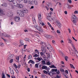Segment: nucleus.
<instances>
[{"instance_id": "4be33fe9", "label": "nucleus", "mask_w": 78, "mask_h": 78, "mask_svg": "<svg viewBox=\"0 0 78 78\" xmlns=\"http://www.w3.org/2000/svg\"><path fill=\"white\" fill-rule=\"evenodd\" d=\"M40 32H41L42 33V32H43V30H42V28H41V27H40V28H39V29L38 30Z\"/></svg>"}, {"instance_id": "0e129e2a", "label": "nucleus", "mask_w": 78, "mask_h": 78, "mask_svg": "<svg viewBox=\"0 0 78 78\" xmlns=\"http://www.w3.org/2000/svg\"><path fill=\"white\" fill-rule=\"evenodd\" d=\"M56 74H59V70H58V72H56Z\"/></svg>"}, {"instance_id": "ea45409f", "label": "nucleus", "mask_w": 78, "mask_h": 78, "mask_svg": "<svg viewBox=\"0 0 78 78\" xmlns=\"http://www.w3.org/2000/svg\"><path fill=\"white\" fill-rule=\"evenodd\" d=\"M9 16H11V15H12V14L11 13V12H9Z\"/></svg>"}, {"instance_id": "c756f323", "label": "nucleus", "mask_w": 78, "mask_h": 78, "mask_svg": "<svg viewBox=\"0 0 78 78\" xmlns=\"http://www.w3.org/2000/svg\"><path fill=\"white\" fill-rule=\"evenodd\" d=\"M35 51L36 53H37V54H39V51L37 50V49H36L35 50Z\"/></svg>"}, {"instance_id": "a19ab883", "label": "nucleus", "mask_w": 78, "mask_h": 78, "mask_svg": "<svg viewBox=\"0 0 78 78\" xmlns=\"http://www.w3.org/2000/svg\"><path fill=\"white\" fill-rule=\"evenodd\" d=\"M48 25H49V27H51H51H52V26H51V24H50V23H49V22H48Z\"/></svg>"}, {"instance_id": "79ce46f5", "label": "nucleus", "mask_w": 78, "mask_h": 78, "mask_svg": "<svg viewBox=\"0 0 78 78\" xmlns=\"http://www.w3.org/2000/svg\"><path fill=\"white\" fill-rule=\"evenodd\" d=\"M37 59L38 60V61H41V58H40L39 57L37 58Z\"/></svg>"}, {"instance_id": "4d7b16f0", "label": "nucleus", "mask_w": 78, "mask_h": 78, "mask_svg": "<svg viewBox=\"0 0 78 78\" xmlns=\"http://www.w3.org/2000/svg\"><path fill=\"white\" fill-rule=\"evenodd\" d=\"M48 38H49L50 39L51 38V36L50 35H48Z\"/></svg>"}, {"instance_id": "9d476101", "label": "nucleus", "mask_w": 78, "mask_h": 78, "mask_svg": "<svg viewBox=\"0 0 78 78\" xmlns=\"http://www.w3.org/2000/svg\"><path fill=\"white\" fill-rule=\"evenodd\" d=\"M13 56H14V55L13 54H10L8 56V58H7V60H9L10 59H11V58H12Z\"/></svg>"}, {"instance_id": "20e7f679", "label": "nucleus", "mask_w": 78, "mask_h": 78, "mask_svg": "<svg viewBox=\"0 0 78 78\" xmlns=\"http://www.w3.org/2000/svg\"><path fill=\"white\" fill-rule=\"evenodd\" d=\"M55 23L58 25V28H61V24L58 20H56L55 21Z\"/></svg>"}, {"instance_id": "680f3d73", "label": "nucleus", "mask_w": 78, "mask_h": 78, "mask_svg": "<svg viewBox=\"0 0 78 78\" xmlns=\"http://www.w3.org/2000/svg\"><path fill=\"white\" fill-rule=\"evenodd\" d=\"M65 72H66V73L67 74H68V73H69V72H68V71L67 70H66Z\"/></svg>"}, {"instance_id": "13d9d810", "label": "nucleus", "mask_w": 78, "mask_h": 78, "mask_svg": "<svg viewBox=\"0 0 78 78\" xmlns=\"http://www.w3.org/2000/svg\"><path fill=\"white\" fill-rule=\"evenodd\" d=\"M48 36H49V35H48V34H46V35H45V37H47V38H48Z\"/></svg>"}, {"instance_id": "dca6fc26", "label": "nucleus", "mask_w": 78, "mask_h": 78, "mask_svg": "<svg viewBox=\"0 0 78 78\" xmlns=\"http://www.w3.org/2000/svg\"><path fill=\"white\" fill-rule=\"evenodd\" d=\"M31 63L32 64H34V62L33 61V60H30L28 62V64H30Z\"/></svg>"}, {"instance_id": "1a4fd4ad", "label": "nucleus", "mask_w": 78, "mask_h": 78, "mask_svg": "<svg viewBox=\"0 0 78 78\" xmlns=\"http://www.w3.org/2000/svg\"><path fill=\"white\" fill-rule=\"evenodd\" d=\"M5 13H4V12L3 10L1 8H0V16H3L5 15Z\"/></svg>"}, {"instance_id": "c85d7f7f", "label": "nucleus", "mask_w": 78, "mask_h": 78, "mask_svg": "<svg viewBox=\"0 0 78 78\" xmlns=\"http://www.w3.org/2000/svg\"><path fill=\"white\" fill-rule=\"evenodd\" d=\"M28 1L29 2V0H24L23 2L24 3H28Z\"/></svg>"}, {"instance_id": "5fc2aeb1", "label": "nucleus", "mask_w": 78, "mask_h": 78, "mask_svg": "<svg viewBox=\"0 0 78 78\" xmlns=\"http://www.w3.org/2000/svg\"><path fill=\"white\" fill-rule=\"evenodd\" d=\"M74 13H75V14H78V11H75L74 12Z\"/></svg>"}, {"instance_id": "f3484780", "label": "nucleus", "mask_w": 78, "mask_h": 78, "mask_svg": "<svg viewBox=\"0 0 78 78\" xmlns=\"http://www.w3.org/2000/svg\"><path fill=\"white\" fill-rule=\"evenodd\" d=\"M51 70V72H52V73H52V74H53V72H58V70L57 69H52Z\"/></svg>"}, {"instance_id": "f704fd0d", "label": "nucleus", "mask_w": 78, "mask_h": 78, "mask_svg": "<svg viewBox=\"0 0 78 78\" xmlns=\"http://www.w3.org/2000/svg\"><path fill=\"white\" fill-rule=\"evenodd\" d=\"M24 40L25 41H28V42H30V40H29V39L28 38H25L24 39Z\"/></svg>"}, {"instance_id": "f03ea898", "label": "nucleus", "mask_w": 78, "mask_h": 78, "mask_svg": "<svg viewBox=\"0 0 78 78\" xmlns=\"http://www.w3.org/2000/svg\"><path fill=\"white\" fill-rule=\"evenodd\" d=\"M74 17H72L71 18V20L74 23H76V20L77 17L76 16V15H74L73 16Z\"/></svg>"}, {"instance_id": "e2e57ef3", "label": "nucleus", "mask_w": 78, "mask_h": 78, "mask_svg": "<svg viewBox=\"0 0 78 78\" xmlns=\"http://www.w3.org/2000/svg\"><path fill=\"white\" fill-rule=\"evenodd\" d=\"M11 8L12 9H14V6L13 5H12Z\"/></svg>"}, {"instance_id": "bb28decb", "label": "nucleus", "mask_w": 78, "mask_h": 78, "mask_svg": "<svg viewBox=\"0 0 78 78\" xmlns=\"http://www.w3.org/2000/svg\"><path fill=\"white\" fill-rule=\"evenodd\" d=\"M32 58V56L31 55H30L28 56V59H30Z\"/></svg>"}, {"instance_id": "69168bd1", "label": "nucleus", "mask_w": 78, "mask_h": 78, "mask_svg": "<svg viewBox=\"0 0 78 78\" xmlns=\"http://www.w3.org/2000/svg\"><path fill=\"white\" fill-rule=\"evenodd\" d=\"M27 71L28 72H30V69L29 68H28L27 69Z\"/></svg>"}, {"instance_id": "09e8293b", "label": "nucleus", "mask_w": 78, "mask_h": 78, "mask_svg": "<svg viewBox=\"0 0 78 78\" xmlns=\"http://www.w3.org/2000/svg\"><path fill=\"white\" fill-rule=\"evenodd\" d=\"M16 59L17 60H19V57L18 56L16 57Z\"/></svg>"}, {"instance_id": "6e6d98bb", "label": "nucleus", "mask_w": 78, "mask_h": 78, "mask_svg": "<svg viewBox=\"0 0 78 78\" xmlns=\"http://www.w3.org/2000/svg\"><path fill=\"white\" fill-rule=\"evenodd\" d=\"M29 4H30V5H31V4H32V3H33V2L31 1H29Z\"/></svg>"}, {"instance_id": "39448f33", "label": "nucleus", "mask_w": 78, "mask_h": 78, "mask_svg": "<svg viewBox=\"0 0 78 78\" xmlns=\"http://www.w3.org/2000/svg\"><path fill=\"white\" fill-rule=\"evenodd\" d=\"M42 50L44 53H46V49H45V47L44 46H42L41 47Z\"/></svg>"}, {"instance_id": "6ab92c4d", "label": "nucleus", "mask_w": 78, "mask_h": 78, "mask_svg": "<svg viewBox=\"0 0 78 78\" xmlns=\"http://www.w3.org/2000/svg\"><path fill=\"white\" fill-rule=\"evenodd\" d=\"M35 27L36 28V29H37V30H38L39 29V28H41V27L36 25H35Z\"/></svg>"}, {"instance_id": "9b49d317", "label": "nucleus", "mask_w": 78, "mask_h": 78, "mask_svg": "<svg viewBox=\"0 0 78 78\" xmlns=\"http://www.w3.org/2000/svg\"><path fill=\"white\" fill-rule=\"evenodd\" d=\"M42 69H44L45 70H50V69L49 68L48 69L47 66L44 65L42 67Z\"/></svg>"}, {"instance_id": "473e14b6", "label": "nucleus", "mask_w": 78, "mask_h": 78, "mask_svg": "<svg viewBox=\"0 0 78 78\" xmlns=\"http://www.w3.org/2000/svg\"><path fill=\"white\" fill-rule=\"evenodd\" d=\"M13 66H14V67H15V68L16 69H17L18 67L17 66V65H16V64H15V63L13 64Z\"/></svg>"}, {"instance_id": "774afa93", "label": "nucleus", "mask_w": 78, "mask_h": 78, "mask_svg": "<svg viewBox=\"0 0 78 78\" xmlns=\"http://www.w3.org/2000/svg\"><path fill=\"white\" fill-rule=\"evenodd\" d=\"M56 78H59V76L58 75H57L56 76Z\"/></svg>"}, {"instance_id": "aec40b11", "label": "nucleus", "mask_w": 78, "mask_h": 78, "mask_svg": "<svg viewBox=\"0 0 78 78\" xmlns=\"http://www.w3.org/2000/svg\"><path fill=\"white\" fill-rule=\"evenodd\" d=\"M50 68H55V69H56V67L54 65H52L49 66Z\"/></svg>"}, {"instance_id": "052dcab7", "label": "nucleus", "mask_w": 78, "mask_h": 78, "mask_svg": "<svg viewBox=\"0 0 78 78\" xmlns=\"http://www.w3.org/2000/svg\"><path fill=\"white\" fill-rule=\"evenodd\" d=\"M57 32L58 33H61V32H60L59 30H57Z\"/></svg>"}, {"instance_id": "c9c22d12", "label": "nucleus", "mask_w": 78, "mask_h": 78, "mask_svg": "<svg viewBox=\"0 0 78 78\" xmlns=\"http://www.w3.org/2000/svg\"><path fill=\"white\" fill-rule=\"evenodd\" d=\"M47 19H48V20H50V19H51V17H50V16H49L47 17Z\"/></svg>"}, {"instance_id": "c03bdc74", "label": "nucleus", "mask_w": 78, "mask_h": 78, "mask_svg": "<svg viewBox=\"0 0 78 78\" xmlns=\"http://www.w3.org/2000/svg\"><path fill=\"white\" fill-rule=\"evenodd\" d=\"M40 55H42V56H45V55L44 54L43 52H41L40 53Z\"/></svg>"}, {"instance_id": "37998d69", "label": "nucleus", "mask_w": 78, "mask_h": 78, "mask_svg": "<svg viewBox=\"0 0 78 78\" xmlns=\"http://www.w3.org/2000/svg\"><path fill=\"white\" fill-rule=\"evenodd\" d=\"M34 3L35 5H37V1H34Z\"/></svg>"}, {"instance_id": "7ed1b4c3", "label": "nucleus", "mask_w": 78, "mask_h": 78, "mask_svg": "<svg viewBox=\"0 0 78 78\" xmlns=\"http://www.w3.org/2000/svg\"><path fill=\"white\" fill-rule=\"evenodd\" d=\"M17 13L20 17H23L25 16L23 12H22L21 11H18Z\"/></svg>"}, {"instance_id": "de8ad7c7", "label": "nucleus", "mask_w": 78, "mask_h": 78, "mask_svg": "<svg viewBox=\"0 0 78 78\" xmlns=\"http://www.w3.org/2000/svg\"><path fill=\"white\" fill-rule=\"evenodd\" d=\"M42 64H45V62L44 60H43L42 62Z\"/></svg>"}, {"instance_id": "a18cd8bd", "label": "nucleus", "mask_w": 78, "mask_h": 78, "mask_svg": "<svg viewBox=\"0 0 78 78\" xmlns=\"http://www.w3.org/2000/svg\"><path fill=\"white\" fill-rule=\"evenodd\" d=\"M34 57H38V55L37 54H35L34 56Z\"/></svg>"}, {"instance_id": "bf43d9fd", "label": "nucleus", "mask_w": 78, "mask_h": 78, "mask_svg": "<svg viewBox=\"0 0 78 78\" xmlns=\"http://www.w3.org/2000/svg\"><path fill=\"white\" fill-rule=\"evenodd\" d=\"M41 66H42V65H39V67H40L39 69H42V68H41Z\"/></svg>"}, {"instance_id": "5701e85b", "label": "nucleus", "mask_w": 78, "mask_h": 78, "mask_svg": "<svg viewBox=\"0 0 78 78\" xmlns=\"http://www.w3.org/2000/svg\"><path fill=\"white\" fill-rule=\"evenodd\" d=\"M2 78H5V74L4 73H2Z\"/></svg>"}, {"instance_id": "6e6552de", "label": "nucleus", "mask_w": 78, "mask_h": 78, "mask_svg": "<svg viewBox=\"0 0 78 78\" xmlns=\"http://www.w3.org/2000/svg\"><path fill=\"white\" fill-rule=\"evenodd\" d=\"M14 5L16 7H19L20 8H23V5H22L20 4H19L17 3H16V5Z\"/></svg>"}, {"instance_id": "49530a36", "label": "nucleus", "mask_w": 78, "mask_h": 78, "mask_svg": "<svg viewBox=\"0 0 78 78\" xmlns=\"http://www.w3.org/2000/svg\"><path fill=\"white\" fill-rule=\"evenodd\" d=\"M12 2H13V3H14V4H16V1H14V0H13V1Z\"/></svg>"}, {"instance_id": "3c124183", "label": "nucleus", "mask_w": 78, "mask_h": 78, "mask_svg": "<svg viewBox=\"0 0 78 78\" xmlns=\"http://www.w3.org/2000/svg\"><path fill=\"white\" fill-rule=\"evenodd\" d=\"M72 38L74 40V41H75L76 42V41H77V40L76 39H75V38H74V37H72Z\"/></svg>"}, {"instance_id": "412c9836", "label": "nucleus", "mask_w": 78, "mask_h": 78, "mask_svg": "<svg viewBox=\"0 0 78 78\" xmlns=\"http://www.w3.org/2000/svg\"><path fill=\"white\" fill-rule=\"evenodd\" d=\"M20 44H21V45H23V41L22 40H20Z\"/></svg>"}, {"instance_id": "e433bc0d", "label": "nucleus", "mask_w": 78, "mask_h": 78, "mask_svg": "<svg viewBox=\"0 0 78 78\" xmlns=\"http://www.w3.org/2000/svg\"><path fill=\"white\" fill-rule=\"evenodd\" d=\"M10 73L11 74H13L14 75V70H13V69H12V71L10 72Z\"/></svg>"}, {"instance_id": "4c0bfd02", "label": "nucleus", "mask_w": 78, "mask_h": 78, "mask_svg": "<svg viewBox=\"0 0 78 78\" xmlns=\"http://www.w3.org/2000/svg\"><path fill=\"white\" fill-rule=\"evenodd\" d=\"M13 59H10L9 61L10 63H11H11H12V62H13Z\"/></svg>"}, {"instance_id": "4468645a", "label": "nucleus", "mask_w": 78, "mask_h": 78, "mask_svg": "<svg viewBox=\"0 0 78 78\" xmlns=\"http://www.w3.org/2000/svg\"><path fill=\"white\" fill-rule=\"evenodd\" d=\"M41 14H38V18L39 20H41Z\"/></svg>"}, {"instance_id": "603ef678", "label": "nucleus", "mask_w": 78, "mask_h": 78, "mask_svg": "<svg viewBox=\"0 0 78 78\" xmlns=\"http://www.w3.org/2000/svg\"><path fill=\"white\" fill-rule=\"evenodd\" d=\"M68 2H69V3H72V1L71 0H68Z\"/></svg>"}, {"instance_id": "0eeeda50", "label": "nucleus", "mask_w": 78, "mask_h": 78, "mask_svg": "<svg viewBox=\"0 0 78 78\" xmlns=\"http://www.w3.org/2000/svg\"><path fill=\"white\" fill-rule=\"evenodd\" d=\"M43 72H44V73H45L46 74H47V73H48V75H50V73H53L51 71L49 72L48 70V72L45 70H44L43 71Z\"/></svg>"}, {"instance_id": "7c9ffc66", "label": "nucleus", "mask_w": 78, "mask_h": 78, "mask_svg": "<svg viewBox=\"0 0 78 78\" xmlns=\"http://www.w3.org/2000/svg\"><path fill=\"white\" fill-rule=\"evenodd\" d=\"M70 65L71 68H73V69H75V67L73 66V65L72 64H70Z\"/></svg>"}, {"instance_id": "ddd939ff", "label": "nucleus", "mask_w": 78, "mask_h": 78, "mask_svg": "<svg viewBox=\"0 0 78 78\" xmlns=\"http://www.w3.org/2000/svg\"><path fill=\"white\" fill-rule=\"evenodd\" d=\"M1 6L6 8V7L8 6V4L6 2H4L3 4H2Z\"/></svg>"}, {"instance_id": "cd10ccee", "label": "nucleus", "mask_w": 78, "mask_h": 78, "mask_svg": "<svg viewBox=\"0 0 78 78\" xmlns=\"http://www.w3.org/2000/svg\"><path fill=\"white\" fill-rule=\"evenodd\" d=\"M68 40H69V44H71L73 43H72V40H71V39H68Z\"/></svg>"}, {"instance_id": "f257e3e1", "label": "nucleus", "mask_w": 78, "mask_h": 78, "mask_svg": "<svg viewBox=\"0 0 78 78\" xmlns=\"http://www.w3.org/2000/svg\"><path fill=\"white\" fill-rule=\"evenodd\" d=\"M71 45H72V47H73V49H74V50H72V54L71 53V52H70V50H69V51H70V54L72 55V56H76V58H77V59H78V51H77V50H76V49H75V45H74V44H73V43H71Z\"/></svg>"}, {"instance_id": "f8f14e48", "label": "nucleus", "mask_w": 78, "mask_h": 78, "mask_svg": "<svg viewBox=\"0 0 78 78\" xmlns=\"http://www.w3.org/2000/svg\"><path fill=\"white\" fill-rule=\"evenodd\" d=\"M2 36L4 37H10V35H9L5 33H3Z\"/></svg>"}, {"instance_id": "a878e982", "label": "nucleus", "mask_w": 78, "mask_h": 78, "mask_svg": "<svg viewBox=\"0 0 78 78\" xmlns=\"http://www.w3.org/2000/svg\"><path fill=\"white\" fill-rule=\"evenodd\" d=\"M46 64L48 66H50V65H51V63H50V61H48L46 63Z\"/></svg>"}, {"instance_id": "72a5a7b5", "label": "nucleus", "mask_w": 78, "mask_h": 78, "mask_svg": "<svg viewBox=\"0 0 78 78\" xmlns=\"http://www.w3.org/2000/svg\"><path fill=\"white\" fill-rule=\"evenodd\" d=\"M0 46H1V47H3V46H4V44L3 43L0 42Z\"/></svg>"}, {"instance_id": "a211bd4d", "label": "nucleus", "mask_w": 78, "mask_h": 78, "mask_svg": "<svg viewBox=\"0 0 78 78\" xmlns=\"http://www.w3.org/2000/svg\"><path fill=\"white\" fill-rule=\"evenodd\" d=\"M39 63L36 64L35 65V68H37V69H38V68H39L38 66H39Z\"/></svg>"}, {"instance_id": "b1692460", "label": "nucleus", "mask_w": 78, "mask_h": 78, "mask_svg": "<svg viewBox=\"0 0 78 78\" xmlns=\"http://www.w3.org/2000/svg\"><path fill=\"white\" fill-rule=\"evenodd\" d=\"M32 20L33 22H35V23H36V19H35V18H34V17H32Z\"/></svg>"}, {"instance_id": "2f4dec72", "label": "nucleus", "mask_w": 78, "mask_h": 78, "mask_svg": "<svg viewBox=\"0 0 78 78\" xmlns=\"http://www.w3.org/2000/svg\"><path fill=\"white\" fill-rule=\"evenodd\" d=\"M65 59L66 61H67V59H68V57L67 56H65Z\"/></svg>"}, {"instance_id": "2eb2a0df", "label": "nucleus", "mask_w": 78, "mask_h": 78, "mask_svg": "<svg viewBox=\"0 0 78 78\" xmlns=\"http://www.w3.org/2000/svg\"><path fill=\"white\" fill-rule=\"evenodd\" d=\"M23 12L24 13H25V14H27V13H28V11L27 9H24L23 10Z\"/></svg>"}, {"instance_id": "338daca9", "label": "nucleus", "mask_w": 78, "mask_h": 78, "mask_svg": "<svg viewBox=\"0 0 78 78\" xmlns=\"http://www.w3.org/2000/svg\"><path fill=\"white\" fill-rule=\"evenodd\" d=\"M60 71H61V72H64V70L62 69H60Z\"/></svg>"}, {"instance_id": "393cba45", "label": "nucleus", "mask_w": 78, "mask_h": 78, "mask_svg": "<svg viewBox=\"0 0 78 78\" xmlns=\"http://www.w3.org/2000/svg\"><path fill=\"white\" fill-rule=\"evenodd\" d=\"M67 8H68V9H70L72 8L71 6H70V5H67Z\"/></svg>"}, {"instance_id": "8fccbe9b", "label": "nucleus", "mask_w": 78, "mask_h": 78, "mask_svg": "<svg viewBox=\"0 0 78 78\" xmlns=\"http://www.w3.org/2000/svg\"><path fill=\"white\" fill-rule=\"evenodd\" d=\"M18 68L20 69V66H21V65H19V64L18 65Z\"/></svg>"}, {"instance_id": "423d86ee", "label": "nucleus", "mask_w": 78, "mask_h": 78, "mask_svg": "<svg viewBox=\"0 0 78 78\" xmlns=\"http://www.w3.org/2000/svg\"><path fill=\"white\" fill-rule=\"evenodd\" d=\"M20 18L19 16H17V17H15L14 18V20L16 22H19V21H20Z\"/></svg>"}, {"instance_id": "864d4df0", "label": "nucleus", "mask_w": 78, "mask_h": 78, "mask_svg": "<svg viewBox=\"0 0 78 78\" xmlns=\"http://www.w3.org/2000/svg\"><path fill=\"white\" fill-rule=\"evenodd\" d=\"M24 51V52H25V51H26V50H23V49H22L21 50V51H22V53H23V52H22V51Z\"/></svg>"}, {"instance_id": "58836bf2", "label": "nucleus", "mask_w": 78, "mask_h": 78, "mask_svg": "<svg viewBox=\"0 0 78 78\" xmlns=\"http://www.w3.org/2000/svg\"><path fill=\"white\" fill-rule=\"evenodd\" d=\"M39 23H40V25H41V24L42 23V20H39Z\"/></svg>"}]
</instances>
